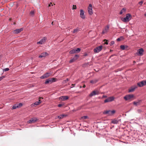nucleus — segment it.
<instances>
[{
	"label": "nucleus",
	"instance_id": "obj_18",
	"mask_svg": "<svg viewBox=\"0 0 146 146\" xmlns=\"http://www.w3.org/2000/svg\"><path fill=\"white\" fill-rule=\"evenodd\" d=\"M48 54L46 52H44L42 53L41 55L39 56V58L44 57L48 56Z\"/></svg>",
	"mask_w": 146,
	"mask_h": 146
},
{
	"label": "nucleus",
	"instance_id": "obj_1",
	"mask_svg": "<svg viewBox=\"0 0 146 146\" xmlns=\"http://www.w3.org/2000/svg\"><path fill=\"white\" fill-rule=\"evenodd\" d=\"M115 112V110H106L104 111L103 113L104 114H108V115H113Z\"/></svg>",
	"mask_w": 146,
	"mask_h": 146
},
{
	"label": "nucleus",
	"instance_id": "obj_31",
	"mask_svg": "<svg viewBox=\"0 0 146 146\" xmlns=\"http://www.w3.org/2000/svg\"><path fill=\"white\" fill-rule=\"evenodd\" d=\"M76 52H80L81 50L80 48H78L76 49H75Z\"/></svg>",
	"mask_w": 146,
	"mask_h": 146
},
{
	"label": "nucleus",
	"instance_id": "obj_49",
	"mask_svg": "<svg viewBox=\"0 0 146 146\" xmlns=\"http://www.w3.org/2000/svg\"><path fill=\"white\" fill-rule=\"evenodd\" d=\"M84 56H87V54H85L84 55Z\"/></svg>",
	"mask_w": 146,
	"mask_h": 146
},
{
	"label": "nucleus",
	"instance_id": "obj_36",
	"mask_svg": "<svg viewBox=\"0 0 146 146\" xmlns=\"http://www.w3.org/2000/svg\"><path fill=\"white\" fill-rule=\"evenodd\" d=\"M69 80L68 78H67L66 80L64 81V83H66L67 82L69 81Z\"/></svg>",
	"mask_w": 146,
	"mask_h": 146
},
{
	"label": "nucleus",
	"instance_id": "obj_28",
	"mask_svg": "<svg viewBox=\"0 0 146 146\" xmlns=\"http://www.w3.org/2000/svg\"><path fill=\"white\" fill-rule=\"evenodd\" d=\"M18 107H19V106H18V104H15L13 106V107L12 108V109H15L17 108H18Z\"/></svg>",
	"mask_w": 146,
	"mask_h": 146
},
{
	"label": "nucleus",
	"instance_id": "obj_15",
	"mask_svg": "<svg viewBox=\"0 0 146 146\" xmlns=\"http://www.w3.org/2000/svg\"><path fill=\"white\" fill-rule=\"evenodd\" d=\"M69 98L68 96H63L60 97L59 99L60 100L62 101H64L68 100Z\"/></svg>",
	"mask_w": 146,
	"mask_h": 146
},
{
	"label": "nucleus",
	"instance_id": "obj_47",
	"mask_svg": "<svg viewBox=\"0 0 146 146\" xmlns=\"http://www.w3.org/2000/svg\"><path fill=\"white\" fill-rule=\"evenodd\" d=\"M86 85L84 84L83 86V87L84 88H85V87H86Z\"/></svg>",
	"mask_w": 146,
	"mask_h": 146
},
{
	"label": "nucleus",
	"instance_id": "obj_11",
	"mask_svg": "<svg viewBox=\"0 0 146 146\" xmlns=\"http://www.w3.org/2000/svg\"><path fill=\"white\" fill-rule=\"evenodd\" d=\"M79 57V56L77 55H75L74 57L71 59L69 61L70 63H72L75 60H76Z\"/></svg>",
	"mask_w": 146,
	"mask_h": 146
},
{
	"label": "nucleus",
	"instance_id": "obj_46",
	"mask_svg": "<svg viewBox=\"0 0 146 146\" xmlns=\"http://www.w3.org/2000/svg\"><path fill=\"white\" fill-rule=\"evenodd\" d=\"M90 83H94V81L93 80H91L90 81Z\"/></svg>",
	"mask_w": 146,
	"mask_h": 146
},
{
	"label": "nucleus",
	"instance_id": "obj_43",
	"mask_svg": "<svg viewBox=\"0 0 146 146\" xmlns=\"http://www.w3.org/2000/svg\"><path fill=\"white\" fill-rule=\"evenodd\" d=\"M102 98H107V96H103Z\"/></svg>",
	"mask_w": 146,
	"mask_h": 146
},
{
	"label": "nucleus",
	"instance_id": "obj_50",
	"mask_svg": "<svg viewBox=\"0 0 146 146\" xmlns=\"http://www.w3.org/2000/svg\"><path fill=\"white\" fill-rule=\"evenodd\" d=\"M75 85V84H72V86H74V85Z\"/></svg>",
	"mask_w": 146,
	"mask_h": 146
},
{
	"label": "nucleus",
	"instance_id": "obj_27",
	"mask_svg": "<svg viewBox=\"0 0 146 146\" xmlns=\"http://www.w3.org/2000/svg\"><path fill=\"white\" fill-rule=\"evenodd\" d=\"M76 52L75 49H73L70 50L69 52V53L70 54H74Z\"/></svg>",
	"mask_w": 146,
	"mask_h": 146
},
{
	"label": "nucleus",
	"instance_id": "obj_37",
	"mask_svg": "<svg viewBox=\"0 0 146 146\" xmlns=\"http://www.w3.org/2000/svg\"><path fill=\"white\" fill-rule=\"evenodd\" d=\"M9 69L8 68H7L4 69L3 70L5 71H7L9 70Z\"/></svg>",
	"mask_w": 146,
	"mask_h": 146
},
{
	"label": "nucleus",
	"instance_id": "obj_34",
	"mask_svg": "<svg viewBox=\"0 0 146 146\" xmlns=\"http://www.w3.org/2000/svg\"><path fill=\"white\" fill-rule=\"evenodd\" d=\"M76 9V5H73V7H72V9Z\"/></svg>",
	"mask_w": 146,
	"mask_h": 146
},
{
	"label": "nucleus",
	"instance_id": "obj_3",
	"mask_svg": "<svg viewBox=\"0 0 146 146\" xmlns=\"http://www.w3.org/2000/svg\"><path fill=\"white\" fill-rule=\"evenodd\" d=\"M56 80L57 79L55 78H50L46 80L45 83L46 84L48 83L50 84L53 82H56Z\"/></svg>",
	"mask_w": 146,
	"mask_h": 146
},
{
	"label": "nucleus",
	"instance_id": "obj_8",
	"mask_svg": "<svg viewBox=\"0 0 146 146\" xmlns=\"http://www.w3.org/2000/svg\"><path fill=\"white\" fill-rule=\"evenodd\" d=\"M137 84L140 87H142L146 85V81L145 80L139 82Z\"/></svg>",
	"mask_w": 146,
	"mask_h": 146
},
{
	"label": "nucleus",
	"instance_id": "obj_6",
	"mask_svg": "<svg viewBox=\"0 0 146 146\" xmlns=\"http://www.w3.org/2000/svg\"><path fill=\"white\" fill-rule=\"evenodd\" d=\"M133 97L134 96L133 95H128L124 96V98L125 100H128L133 98Z\"/></svg>",
	"mask_w": 146,
	"mask_h": 146
},
{
	"label": "nucleus",
	"instance_id": "obj_42",
	"mask_svg": "<svg viewBox=\"0 0 146 146\" xmlns=\"http://www.w3.org/2000/svg\"><path fill=\"white\" fill-rule=\"evenodd\" d=\"M137 111L139 113H140L141 112V110L139 109L137 110Z\"/></svg>",
	"mask_w": 146,
	"mask_h": 146
},
{
	"label": "nucleus",
	"instance_id": "obj_32",
	"mask_svg": "<svg viewBox=\"0 0 146 146\" xmlns=\"http://www.w3.org/2000/svg\"><path fill=\"white\" fill-rule=\"evenodd\" d=\"M143 0H142L141 1H140L138 3V4L140 6H141L143 3Z\"/></svg>",
	"mask_w": 146,
	"mask_h": 146
},
{
	"label": "nucleus",
	"instance_id": "obj_25",
	"mask_svg": "<svg viewBox=\"0 0 146 146\" xmlns=\"http://www.w3.org/2000/svg\"><path fill=\"white\" fill-rule=\"evenodd\" d=\"M80 30L79 29L77 28H76L75 29H74V31H73V33H77Z\"/></svg>",
	"mask_w": 146,
	"mask_h": 146
},
{
	"label": "nucleus",
	"instance_id": "obj_45",
	"mask_svg": "<svg viewBox=\"0 0 146 146\" xmlns=\"http://www.w3.org/2000/svg\"><path fill=\"white\" fill-rule=\"evenodd\" d=\"M121 40V39L120 38H117V40L118 41H120Z\"/></svg>",
	"mask_w": 146,
	"mask_h": 146
},
{
	"label": "nucleus",
	"instance_id": "obj_53",
	"mask_svg": "<svg viewBox=\"0 0 146 146\" xmlns=\"http://www.w3.org/2000/svg\"><path fill=\"white\" fill-rule=\"evenodd\" d=\"M133 62H134V63H135V61H134Z\"/></svg>",
	"mask_w": 146,
	"mask_h": 146
},
{
	"label": "nucleus",
	"instance_id": "obj_2",
	"mask_svg": "<svg viewBox=\"0 0 146 146\" xmlns=\"http://www.w3.org/2000/svg\"><path fill=\"white\" fill-rule=\"evenodd\" d=\"M131 15L129 14H127L126 15L125 17L121 18V20L125 22L129 21L130 19Z\"/></svg>",
	"mask_w": 146,
	"mask_h": 146
},
{
	"label": "nucleus",
	"instance_id": "obj_29",
	"mask_svg": "<svg viewBox=\"0 0 146 146\" xmlns=\"http://www.w3.org/2000/svg\"><path fill=\"white\" fill-rule=\"evenodd\" d=\"M140 101H139L138 102H133V104L134 105H137L138 104H139V102Z\"/></svg>",
	"mask_w": 146,
	"mask_h": 146
},
{
	"label": "nucleus",
	"instance_id": "obj_12",
	"mask_svg": "<svg viewBox=\"0 0 146 146\" xmlns=\"http://www.w3.org/2000/svg\"><path fill=\"white\" fill-rule=\"evenodd\" d=\"M37 119L36 118H32L30 120L27 121L28 123H33L36 122Z\"/></svg>",
	"mask_w": 146,
	"mask_h": 146
},
{
	"label": "nucleus",
	"instance_id": "obj_33",
	"mask_svg": "<svg viewBox=\"0 0 146 146\" xmlns=\"http://www.w3.org/2000/svg\"><path fill=\"white\" fill-rule=\"evenodd\" d=\"M114 44V42L113 41H112L110 43V46H112Z\"/></svg>",
	"mask_w": 146,
	"mask_h": 146
},
{
	"label": "nucleus",
	"instance_id": "obj_52",
	"mask_svg": "<svg viewBox=\"0 0 146 146\" xmlns=\"http://www.w3.org/2000/svg\"><path fill=\"white\" fill-rule=\"evenodd\" d=\"M82 86H80V88H82Z\"/></svg>",
	"mask_w": 146,
	"mask_h": 146
},
{
	"label": "nucleus",
	"instance_id": "obj_9",
	"mask_svg": "<svg viewBox=\"0 0 146 146\" xmlns=\"http://www.w3.org/2000/svg\"><path fill=\"white\" fill-rule=\"evenodd\" d=\"M109 25H107L105 27L104 29L103 30V31L102 33V34H104L107 33L109 31Z\"/></svg>",
	"mask_w": 146,
	"mask_h": 146
},
{
	"label": "nucleus",
	"instance_id": "obj_13",
	"mask_svg": "<svg viewBox=\"0 0 146 146\" xmlns=\"http://www.w3.org/2000/svg\"><path fill=\"white\" fill-rule=\"evenodd\" d=\"M46 38L45 37H44L42 39H41L38 42H37V44H42L46 42Z\"/></svg>",
	"mask_w": 146,
	"mask_h": 146
},
{
	"label": "nucleus",
	"instance_id": "obj_51",
	"mask_svg": "<svg viewBox=\"0 0 146 146\" xmlns=\"http://www.w3.org/2000/svg\"><path fill=\"white\" fill-rule=\"evenodd\" d=\"M146 17V13H145V15H144Z\"/></svg>",
	"mask_w": 146,
	"mask_h": 146
},
{
	"label": "nucleus",
	"instance_id": "obj_14",
	"mask_svg": "<svg viewBox=\"0 0 146 146\" xmlns=\"http://www.w3.org/2000/svg\"><path fill=\"white\" fill-rule=\"evenodd\" d=\"M99 94V92L98 91L94 90L89 95V96L90 97H91L94 96H95L96 95H98Z\"/></svg>",
	"mask_w": 146,
	"mask_h": 146
},
{
	"label": "nucleus",
	"instance_id": "obj_24",
	"mask_svg": "<svg viewBox=\"0 0 146 146\" xmlns=\"http://www.w3.org/2000/svg\"><path fill=\"white\" fill-rule=\"evenodd\" d=\"M126 11V9L123 8L120 12V14H122L123 13L125 12Z\"/></svg>",
	"mask_w": 146,
	"mask_h": 146
},
{
	"label": "nucleus",
	"instance_id": "obj_20",
	"mask_svg": "<svg viewBox=\"0 0 146 146\" xmlns=\"http://www.w3.org/2000/svg\"><path fill=\"white\" fill-rule=\"evenodd\" d=\"M137 88V86H132L130 88L129 90V92H132L134 91L135 89Z\"/></svg>",
	"mask_w": 146,
	"mask_h": 146
},
{
	"label": "nucleus",
	"instance_id": "obj_26",
	"mask_svg": "<svg viewBox=\"0 0 146 146\" xmlns=\"http://www.w3.org/2000/svg\"><path fill=\"white\" fill-rule=\"evenodd\" d=\"M127 46H125L123 45H121L120 46L121 48L123 50H124L125 49V48H127Z\"/></svg>",
	"mask_w": 146,
	"mask_h": 146
},
{
	"label": "nucleus",
	"instance_id": "obj_54",
	"mask_svg": "<svg viewBox=\"0 0 146 146\" xmlns=\"http://www.w3.org/2000/svg\"><path fill=\"white\" fill-rule=\"evenodd\" d=\"M10 20H11V19H10Z\"/></svg>",
	"mask_w": 146,
	"mask_h": 146
},
{
	"label": "nucleus",
	"instance_id": "obj_38",
	"mask_svg": "<svg viewBox=\"0 0 146 146\" xmlns=\"http://www.w3.org/2000/svg\"><path fill=\"white\" fill-rule=\"evenodd\" d=\"M18 105V106H19V107H20L21 106H22V104L21 103H19Z\"/></svg>",
	"mask_w": 146,
	"mask_h": 146
},
{
	"label": "nucleus",
	"instance_id": "obj_39",
	"mask_svg": "<svg viewBox=\"0 0 146 146\" xmlns=\"http://www.w3.org/2000/svg\"><path fill=\"white\" fill-rule=\"evenodd\" d=\"M63 105L62 104H59L58 105V107H61V106H63Z\"/></svg>",
	"mask_w": 146,
	"mask_h": 146
},
{
	"label": "nucleus",
	"instance_id": "obj_21",
	"mask_svg": "<svg viewBox=\"0 0 146 146\" xmlns=\"http://www.w3.org/2000/svg\"><path fill=\"white\" fill-rule=\"evenodd\" d=\"M43 99V98H41V97H40L39 98V101L38 102H35V103L34 104L35 105H39V104H40V103H41V99Z\"/></svg>",
	"mask_w": 146,
	"mask_h": 146
},
{
	"label": "nucleus",
	"instance_id": "obj_7",
	"mask_svg": "<svg viewBox=\"0 0 146 146\" xmlns=\"http://www.w3.org/2000/svg\"><path fill=\"white\" fill-rule=\"evenodd\" d=\"M88 13L91 15L93 14L92 11V5L91 4H90L88 8Z\"/></svg>",
	"mask_w": 146,
	"mask_h": 146
},
{
	"label": "nucleus",
	"instance_id": "obj_16",
	"mask_svg": "<svg viewBox=\"0 0 146 146\" xmlns=\"http://www.w3.org/2000/svg\"><path fill=\"white\" fill-rule=\"evenodd\" d=\"M50 75V73H47L41 76L40 78L41 79L46 78L49 77Z\"/></svg>",
	"mask_w": 146,
	"mask_h": 146
},
{
	"label": "nucleus",
	"instance_id": "obj_40",
	"mask_svg": "<svg viewBox=\"0 0 146 146\" xmlns=\"http://www.w3.org/2000/svg\"><path fill=\"white\" fill-rule=\"evenodd\" d=\"M4 77V76L0 77V81Z\"/></svg>",
	"mask_w": 146,
	"mask_h": 146
},
{
	"label": "nucleus",
	"instance_id": "obj_44",
	"mask_svg": "<svg viewBox=\"0 0 146 146\" xmlns=\"http://www.w3.org/2000/svg\"><path fill=\"white\" fill-rule=\"evenodd\" d=\"M31 15H33L34 14V12L33 11H31Z\"/></svg>",
	"mask_w": 146,
	"mask_h": 146
},
{
	"label": "nucleus",
	"instance_id": "obj_10",
	"mask_svg": "<svg viewBox=\"0 0 146 146\" xmlns=\"http://www.w3.org/2000/svg\"><path fill=\"white\" fill-rule=\"evenodd\" d=\"M143 49L141 48L137 50V52L136 54L138 55L139 56H142L143 54Z\"/></svg>",
	"mask_w": 146,
	"mask_h": 146
},
{
	"label": "nucleus",
	"instance_id": "obj_4",
	"mask_svg": "<svg viewBox=\"0 0 146 146\" xmlns=\"http://www.w3.org/2000/svg\"><path fill=\"white\" fill-rule=\"evenodd\" d=\"M103 46L102 45L97 47L94 49V52L95 53H98L101 50Z\"/></svg>",
	"mask_w": 146,
	"mask_h": 146
},
{
	"label": "nucleus",
	"instance_id": "obj_22",
	"mask_svg": "<svg viewBox=\"0 0 146 146\" xmlns=\"http://www.w3.org/2000/svg\"><path fill=\"white\" fill-rule=\"evenodd\" d=\"M66 116V115L63 114L60 115L59 116H57V117H56V119H57V118L58 117L60 119H61L63 118L64 117H65Z\"/></svg>",
	"mask_w": 146,
	"mask_h": 146
},
{
	"label": "nucleus",
	"instance_id": "obj_41",
	"mask_svg": "<svg viewBox=\"0 0 146 146\" xmlns=\"http://www.w3.org/2000/svg\"><path fill=\"white\" fill-rule=\"evenodd\" d=\"M51 5L52 6L53 5L52 3H50L48 5V7H50Z\"/></svg>",
	"mask_w": 146,
	"mask_h": 146
},
{
	"label": "nucleus",
	"instance_id": "obj_30",
	"mask_svg": "<svg viewBox=\"0 0 146 146\" xmlns=\"http://www.w3.org/2000/svg\"><path fill=\"white\" fill-rule=\"evenodd\" d=\"M88 118V117L87 116H84L81 117L82 119H86Z\"/></svg>",
	"mask_w": 146,
	"mask_h": 146
},
{
	"label": "nucleus",
	"instance_id": "obj_19",
	"mask_svg": "<svg viewBox=\"0 0 146 146\" xmlns=\"http://www.w3.org/2000/svg\"><path fill=\"white\" fill-rule=\"evenodd\" d=\"M23 30V29L21 28L20 29H16L13 31L14 32L15 34H18L22 31Z\"/></svg>",
	"mask_w": 146,
	"mask_h": 146
},
{
	"label": "nucleus",
	"instance_id": "obj_48",
	"mask_svg": "<svg viewBox=\"0 0 146 146\" xmlns=\"http://www.w3.org/2000/svg\"><path fill=\"white\" fill-rule=\"evenodd\" d=\"M53 23H54V21L52 22V25H54V24H53Z\"/></svg>",
	"mask_w": 146,
	"mask_h": 146
},
{
	"label": "nucleus",
	"instance_id": "obj_17",
	"mask_svg": "<svg viewBox=\"0 0 146 146\" xmlns=\"http://www.w3.org/2000/svg\"><path fill=\"white\" fill-rule=\"evenodd\" d=\"M84 11L82 10H80V16L81 18L83 19H85V16L84 15Z\"/></svg>",
	"mask_w": 146,
	"mask_h": 146
},
{
	"label": "nucleus",
	"instance_id": "obj_35",
	"mask_svg": "<svg viewBox=\"0 0 146 146\" xmlns=\"http://www.w3.org/2000/svg\"><path fill=\"white\" fill-rule=\"evenodd\" d=\"M105 41H106V42H105L104 44H108V40L106 39H105L104 40V41L105 42Z\"/></svg>",
	"mask_w": 146,
	"mask_h": 146
},
{
	"label": "nucleus",
	"instance_id": "obj_5",
	"mask_svg": "<svg viewBox=\"0 0 146 146\" xmlns=\"http://www.w3.org/2000/svg\"><path fill=\"white\" fill-rule=\"evenodd\" d=\"M114 98L113 97H110L105 100L104 101V103H106L113 101L114 100Z\"/></svg>",
	"mask_w": 146,
	"mask_h": 146
},
{
	"label": "nucleus",
	"instance_id": "obj_23",
	"mask_svg": "<svg viewBox=\"0 0 146 146\" xmlns=\"http://www.w3.org/2000/svg\"><path fill=\"white\" fill-rule=\"evenodd\" d=\"M118 121L117 120L114 119L111 121V122L113 123L117 124L118 123Z\"/></svg>",
	"mask_w": 146,
	"mask_h": 146
}]
</instances>
